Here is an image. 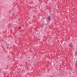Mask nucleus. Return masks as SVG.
Segmentation results:
<instances>
[{
  "label": "nucleus",
  "instance_id": "obj_2",
  "mask_svg": "<svg viewBox=\"0 0 77 77\" xmlns=\"http://www.w3.org/2000/svg\"><path fill=\"white\" fill-rule=\"evenodd\" d=\"M19 29H21V27H19Z\"/></svg>",
  "mask_w": 77,
  "mask_h": 77
},
{
  "label": "nucleus",
  "instance_id": "obj_1",
  "mask_svg": "<svg viewBox=\"0 0 77 77\" xmlns=\"http://www.w3.org/2000/svg\"><path fill=\"white\" fill-rule=\"evenodd\" d=\"M48 21H51V17H48Z\"/></svg>",
  "mask_w": 77,
  "mask_h": 77
}]
</instances>
